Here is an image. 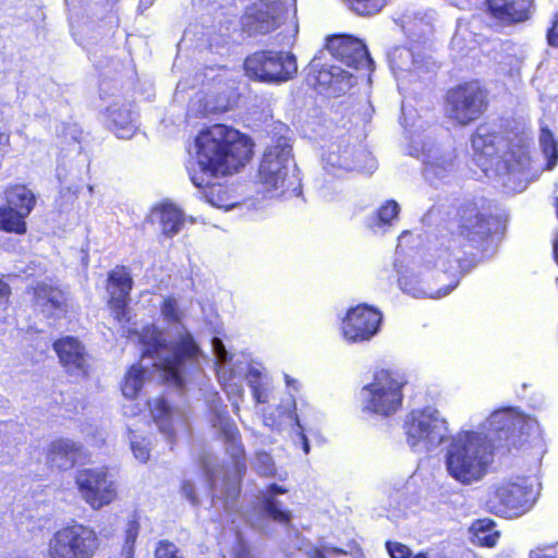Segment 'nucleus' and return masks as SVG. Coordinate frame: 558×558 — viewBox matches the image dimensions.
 Wrapping results in <instances>:
<instances>
[{"mask_svg": "<svg viewBox=\"0 0 558 558\" xmlns=\"http://www.w3.org/2000/svg\"><path fill=\"white\" fill-rule=\"evenodd\" d=\"M196 161L187 167L192 183L204 189L208 203L218 208H231L229 189L220 183L208 184L207 178L226 177L238 172L253 156L254 143L240 131L225 124L202 130L196 138Z\"/></svg>", "mask_w": 558, "mask_h": 558, "instance_id": "f257e3e1", "label": "nucleus"}, {"mask_svg": "<svg viewBox=\"0 0 558 558\" xmlns=\"http://www.w3.org/2000/svg\"><path fill=\"white\" fill-rule=\"evenodd\" d=\"M492 218L475 198L453 205L436 228L437 250L440 254L461 252L468 246L483 251L493 234Z\"/></svg>", "mask_w": 558, "mask_h": 558, "instance_id": "f03ea898", "label": "nucleus"}, {"mask_svg": "<svg viewBox=\"0 0 558 558\" xmlns=\"http://www.w3.org/2000/svg\"><path fill=\"white\" fill-rule=\"evenodd\" d=\"M140 342L143 345V356L154 357L160 351L169 349V354L160 357L158 367L165 380L179 388L184 384L182 374L187 367L198 364L202 353L193 335L186 330L167 343L160 329L154 325H146L142 328Z\"/></svg>", "mask_w": 558, "mask_h": 558, "instance_id": "7ed1b4c3", "label": "nucleus"}, {"mask_svg": "<svg viewBox=\"0 0 558 558\" xmlns=\"http://www.w3.org/2000/svg\"><path fill=\"white\" fill-rule=\"evenodd\" d=\"M494 446L475 432H463L452 438L446 454L448 473L461 484L481 480L492 462Z\"/></svg>", "mask_w": 558, "mask_h": 558, "instance_id": "20e7f679", "label": "nucleus"}, {"mask_svg": "<svg viewBox=\"0 0 558 558\" xmlns=\"http://www.w3.org/2000/svg\"><path fill=\"white\" fill-rule=\"evenodd\" d=\"M407 385L405 375L398 369L377 368L372 380L362 387L363 412L380 417L395 415L402 409Z\"/></svg>", "mask_w": 558, "mask_h": 558, "instance_id": "39448f33", "label": "nucleus"}, {"mask_svg": "<svg viewBox=\"0 0 558 558\" xmlns=\"http://www.w3.org/2000/svg\"><path fill=\"white\" fill-rule=\"evenodd\" d=\"M489 90L478 80L460 82L444 95L446 118L454 125L464 128L485 116L489 108Z\"/></svg>", "mask_w": 558, "mask_h": 558, "instance_id": "423d86ee", "label": "nucleus"}, {"mask_svg": "<svg viewBox=\"0 0 558 558\" xmlns=\"http://www.w3.org/2000/svg\"><path fill=\"white\" fill-rule=\"evenodd\" d=\"M100 548L96 530L71 520L57 529L47 542L48 558H94Z\"/></svg>", "mask_w": 558, "mask_h": 558, "instance_id": "0eeeda50", "label": "nucleus"}, {"mask_svg": "<svg viewBox=\"0 0 558 558\" xmlns=\"http://www.w3.org/2000/svg\"><path fill=\"white\" fill-rule=\"evenodd\" d=\"M290 158L291 146L286 144H276L265 150L257 171V182L264 191H280L281 195L301 193L300 179L288 168Z\"/></svg>", "mask_w": 558, "mask_h": 558, "instance_id": "6e6552de", "label": "nucleus"}, {"mask_svg": "<svg viewBox=\"0 0 558 558\" xmlns=\"http://www.w3.org/2000/svg\"><path fill=\"white\" fill-rule=\"evenodd\" d=\"M247 77L266 84H280L292 80L298 72L296 58L291 52L262 49L250 53L243 61Z\"/></svg>", "mask_w": 558, "mask_h": 558, "instance_id": "1a4fd4ad", "label": "nucleus"}, {"mask_svg": "<svg viewBox=\"0 0 558 558\" xmlns=\"http://www.w3.org/2000/svg\"><path fill=\"white\" fill-rule=\"evenodd\" d=\"M36 205V194L26 184H8L2 191L0 231L19 236L25 235L28 232L27 218Z\"/></svg>", "mask_w": 558, "mask_h": 558, "instance_id": "9d476101", "label": "nucleus"}, {"mask_svg": "<svg viewBox=\"0 0 558 558\" xmlns=\"http://www.w3.org/2000/svg\"><path fill=\"white\" fill-rule=\"evenodd\" d=\"M404 434L412 449L432 450L448 438L447 421L436 409L425 407L412 410L404 420Z\"/></svg>", "mask_w": 558, "mask_h": 558, "instance_id": "9b49d317", "label": "nucleus"}, {"mask_svg": "<svg viewBox=\"0 0 558 558\" xmlns=\"http://www.w3.org/2000/svg\"><path fill=\"white\" fill-rule=\"evenodd\" d=\"M535 500L532 485L523 481L505 482L488 494L485 506L488 512L497 517L512 519L529 512Z\"/></svg>", "mask_w": 558, "mask_h": 558, "instance_id": "f8f14e48", "label": "nucleus"}, {"mask_svg": "<svg viewBox=\"0 0 558 558\" xmlns=\"http://www.w3.org/2000/svg\"><path fill=\"white\" fill-rule=\"evenodd\" d=\"M495 433L496 447L506 452L521 448L529 441L534 421L514 408L493 412L488 418Z\"/></svg>", "mask_w": 558, "mask_h": 558, "instance_id": "ddd939ff", "label": "nucleus"}, {"mask_svg": "<svg viewBox=\"0 0 558 558\" xmlns=\"http://www.w3.org/2000/svg\"><path fill=\"white\" fill-rule=\"evenodd\" d=\"M75 485L82 499L93 510L107 507L118 498L117 483L111 478L107 466L78 470Z\"/></svg>", "mask_w": 558, "mask_h": 558, "instance_id": "4468645a", "label": "nucleus"}, {"mask_svg": "<svg viewBox=\"0 0 558 558\" xmlns=\"http://www.w3.org/2000/svg\"><path fill=\"white\" fill-rule=\"evenodd\" d=\"M286 14L283 1L257 0L245 9L241 24L250 35H267L281 26Z\"/></svg>", "mask_w": 558, "mask_h": 558, "instance_id": "2eb2a0df", "label": "nucleus"}, {"mask_svg": "<svg viewBox=\"0 0 558 558\" xmlns=\"http://www.w3.org/2000/svg\"><path fill=\"white\" fill-rule=\"evenodd\" d=\"M134 281L130 269L124 265H118L107 275L106 289L108 292L107 306L112 318L118 323L131 320V292Z\"/></svg>", "mask_w": 558, "mask_h": 558, "instance_id": "dca6fc26", "label": "nucleus"}, {"mask_svg": "<svg viewBox=\"0 0 558 558\" xmlns=\"http://www.w3.org/2000/svg\"><path fill=\"white\" fill-rule=\"evenodd\" d=\"M383 314L367 304H359L348 310L341 322V333L350 343L371 340L380 329Z\"/></svg>", "mask_w": 558, "mask_h": 558, "instance_id": "f3484780", "label": "nucleus"}, {"mask_svg": "<svg viewBox=\"0 0 558 558\" xmlns=\"http://www.w3.org/2000/svg\"><path fill=\"white\" fill-rule=\"evenodd\" d=\"M216 418L225 442L232 447V454L234 457V465L236 469V477L234 481L230 483L226 480L223 481L225 495L229 499H236L241 494L242 478L246 470L245 452L241 440V434L235 423L229 417L227 412L218 413Z\"/></svg>", "mask_w": 558, "mask_h": 558, "instance_id": "a211bd4d", "label": "nucleus"}, {"mask_svg": "<svg viewBox=\"0 0 558 558\" xmlns=\"http://www.w3.org/2000/svg\"><path fill=\"white\" fill-rule=\"evenodd\" d=\"M52 349L68 375L82 378L89 376L90 356L85 344L77 337H59L52 342Z\"/></svg>", "mask_w": 558, "mask_h": 558, "instance_id": "6ab92c4d", "label": "nucleus"}, {"mask_svg": "<svg viewBox=\"0 0 558 558\" xmlns=\"http://www.w3.org/2000/svg\"><path fill=\"white\" fill-rule=\"evenodd\" d=\"M326 48L335 59L349 68L359 69L369 61V54L364 43L351 35L330 36Z\"/></svg>", "mask_w": 558, "mask_h": 558, "instance_id": "aec40b11", "label": "nucleus"}, {"mask_svg": "<svg viewBox=\"0 0 558 558\" xmlns=\"http://www.w3.org/2000/svg\"><path fill=\"white\" fill-rule=\"evenodd\" d=\"M83 456V446L69 438H56L47 447L46 462L51 469L65 471L74 468Z\"/></svg>", "mask_w": 558, "mask_h": 558, "instance_id": "412c9836", "label": "nucleus"}, {"mask_svg": "<svg viewBox=\"0 0 558 558\" xmlns=\"http://www.w3.org/2000/svg\"><path fill=\"white\" fill-rule=\"evenodd\" d=\"M484 4L493 19L512 25L530 19L533 0H485Z\"/></svg>", "mask_w": 558, "mask_h": 558, "instance_id": "4be33fe9", "label": "nucleus"}, {"mask_svg": "<svg viewBox=\"0 0 558 558\" xmlns=\"http://www.w3.org/2000/svg\"><path fill=\"white\" fill-rule=\"evenodd\" d=\"M500 136L497 132L482 133L481 128L472 134L471 144L474 151V158L478 166L483 167L498 157Z\"/></svg>", "mask_w": 558, "mask_h": 558, "instance_id": "5701e85b", "label": "nucleus"}, {"mask_svg": "<svg viewBox=\"0 0 558 558\" xmlns=\"http://www.w3.org/2000/svg\"><path fill=\"white\" fill-rule=\"evenodd\" d=\"M161 232L167 238L178 234L185 222L183 211L172 203H162L155 208Z\"/></svg>", "mask_w": 558, "mask_h": 558, "instance_id": "b1692460", "label": "nucleus"}, {"mask_svg": "<svg viewBox=\"0 0 558 558\" xmlns=\"http://www.w3.org/2000/svg\"><path fill=\"white\" fill-rule=\"evenodd\" d=\"M33 299L36 305L51 311L61 310L65 301L63 291L47 282H38L33 288Z\"/></svg>", "mask_w": 558, "mask_h": 558, "instance_id": "393cba45", "label": "nucleus"}, {"mask_svg": "<svg viewBox=\"0 0 558 558\" xmlns=\"http://www.w3.org/2000/svg\"><path fill=\"white\" fill-rule=\"evenodd\" d=\"M107 126L119 138H130L135 133L131 111L126 108L108 109Z\"/></svg>", "mask_w": 558, "mask_h": 558, "instance_id": "a878e982", "label": "nucleus"}, {"mask_svg": "<svg viewBox=\"0 0 558 558\" xmlns=\"http://www.w3.org/2000/svg\"><path fill=\"white\" fill-rule=\"evenodd\" d=\"M146 374L147 372L144 366L140 364L131 365L121 383L123 396L129 399L136 398L144 386Z\"/></svg>", "mask_w": 558, "mask_h": 558, "instance_id": "bb28decb", "label": "nucleus"}, {"mask_svg": "<svg viewBox=\"0 0 558 558\" xmlns=\"http://www.w3.org/2000/svg\"><path fill=\"white\" fill-rule=\"evenodd\" d=\"M539 146L546 159L543 169L551 171L558 163V141L548 128L541 129Z\"/></svg>", "mask_w": 558, "mask_h": 558, "instance_id": "cd10ccee", "label": "nucleus"}, {"mask_svg": "<svg viewBox=\"0 0 558 558\" xmlns=\"http://www.w3.org/2000/svg\"><path fill=\"white\" fill-rule=\"evenodd\" d=\"M141 530L140 515L134 512L128 520L124 530L123 544L119 553V558H134L135 544Z\"/></svg>", "mask_w": 558, "mask_h": 558, "instance_id": "c85d7f7f", "label": "nucleus"}, {"mask_svg": "<svg viewBox=\"0 0 558 558\" xmlns=\"http://www.w3.org/2000/svg\"><path fill=\"white\" fill-rule=\"evenodd\" d=\"M496 523L489 518L477 519L472 523V530L477 537L478 544L485 547H494L500 536L495 530Z\"/></svg>", "mask_w": 558, "mask_h": 558, "instance_id": "c756f323", "label": "nucleus"}, {"mask_svg": "<svg viewBox=\"0 0 558 558\" xmlns=\"http://www.w3.org/2000/svg\"><path fill=\"white\" fill-rule=\"evenodd\" d=\"M263 507L268 517L275 522L290 524L292 519L291 512L286 509H280L274 496H265L263 498Z\"/></svg>", "mask_w": 558, "mask_h": 558, "instance_id": "7c9ffc66", "label": "nucleus"}, {"mask_svg": "<svg viewBox=\"0 0 558 558\" xmlns=\"http://www.w3.org/2000/svg\"><path fill=\"white\" fill-rule=\"evenodd\" d=\"M347 5L359 15H373L385 5V0H343Z\"/></svg>", "mask_w": 558, "mask_h": 558, "instance_id": "2f4dec72", "label": "nucleus"}, {"mask_svg": "<svg viewBox=\"0 0 558 558\" xmlns=\"http://www.w3.org/2000/svg\"><path fill=\"white\" fill-rule=\"evenodd\" d=\"M399 213L400 207L395 199L386 201L376 211V225L379 227L390 225L398 218Z\"/></svg>", "mask_w": 558, "mask_h": 558, "instance_id": "473e14b6", "label": "nucleus"}, {"mask_svg": "<svg viewBox=\"0 0 558 558\" xmlns=\"http://www.w3.org/2000/svg\"><path fill=\"white\" fill-rule=\"evenodd\" d=\"M160 312L163 319L170 324H180L182 312L173 296H166L160 304Z\"/></svg>", "mask_w": 558, "mask_h": 558, "instance_id": "72a5a7b5", "label": "nucleus"}, {"mask_svg": "<svg viewBox=\"0 0 558 558\" xmlns=\"http://www.w3.org/2000/svg\"><path fill=\"white\" fill-rule=\"evenodd\" d=\"M155 558H184L179 547L169 539H160L154 550Z\"/></svg>", "mask_w": 558, "mask_h": 558, "instance_id": "f704fd0d", "label": "nucleus"}, {"mask_svg": "<svg viewBox=\"0 0 558 558\" xmlns=\"http://www.w3.org/2000/svg\"><path fill=\"white\" fill-rule=\"evenodd\" d=\"M255 469L257 473L262 476H274L276 474V466L272 461V458L267 452H257L256 453V464Z\"/></svg>", "mask_w": 558, "mask_h": 558, "instance_id": "c9c22d12", "label": "nucleus"}, {"mask_svg": "<svg viewBox=\"0 0 558 558\" xmlns=\"http://www.w3.org/2000/svg\"><path fill=\"white\" fill-rule=\"evenodd\" d=\"M386 548L389 553L390 558H414L411 549L400 542H386Z\"/></svg>", "mask_w": 558, "mask_h": 558, "instance_id": "e433bc0d", "label": "nucleus"}, {"mask_svg": "<svg viewBox=\"0 0 558 558\" xmlns=\"http://www.w3.org/2000/svg\"><path fill=\"white\" fill-rule=\"evenodd\" d=\"M233 378H234V373L231 369L218 372L219 383L226 392L241 393L242 392L241 388L238 385L231 383L233 380Z\"/></svg>", "mask_w": 558, "mask_h": 558, "instance_id": "4c0bfd02", "label": "nucleus"}, {"mask_svg": "<svg viewBox=\"0 0 558 558\" xmlns=\"http://www.w3.org/2000/svg\"><path fill=\"white\" fill-rule=\"evenodd\" d=\"M12 295V289L10 284L0 277V312H5L10 306V299Z\"/></svg>", "mask_w": 558, "mask_h": 558, "instance_id": "58836bf2", "label": "nucleus"}, {"mask_svg": "<svg viewBox=\"0 0 558 558\" xmlns=\"http://www.w3.org/2000/svg\"><path fill=\"white\" fill-rule=\"evenodd\" d=\"M547 41L553 47H558V11L555 13L551 26L546 33Z\"/></svg>", "mask_w": 558, "mask_h": 558, "instance_id": "ea45409f", "label": "nucleus"}, {"mask_svg": "<svg viewBox=\"0 0 558 558\" xmlns=\"http://www.w3.org/2000/svg\"><path fill=\"white\" fill-rule=\"evenodd\" d=\"M181 493L193 505L198 504L197 495L194 485L190 481H183L181 484Z\"/></svg>", "mask_w": 558, "mask_h": 558, "instance_id": "a19ab883", "label": "nucleus"}, {"mask_svg": "<svg viewBox=\"0 0 558 558\" xmlns=\"http://www.w3.org/2000/svg\"><path fill=\"white\" fill-rule=\"evenodd\" d=\"M477 264L476 258L473 255L465 256L458 259V267L461 275L469 272Z\"/></svg>", "mask_w": 558, "mask_h": 558, "instance_id": "79ce46f5", "label": "nucleus"}, {"mask_svg": "<svg viewBox=\"0 0 558 558\" xmlns=\"http://www.w3.org/2000/svg\"><path fill=\"white\" fill-rule=\"evenodd\" d=\"M215 353L220 362H228L231 360L225 344L219 338H215L213 341Z\"/></svg>", "mask_w": 558, "mask_h": 558, "instance_id": "37998d69", "label": "nucleus"}, {"mask_svg": "<svg viewBox=\"0 0 558 558\" xmlns=\"http://www.w3.org/2000/svg\"><path fill=\"white\" fill-rule=\"evenodd\" d=\"M156 409L158 410L159 414L155 415L154 418L156 421L160 418H168L171 412V409L168 404V401L166 399H157L156 401Z\"/></svg>", "mask_w": 558, "mask_h": 558, "instance_id": "c03bdc74", "label": "nucleus"}, {"mask_svg": "<svg viewBox=\"0 0 558 558\" xmlns=\"http://www.w3.org/2000/svg\"><path fill=\"white\" fill-rule=\"evenodd\" d=\"M551 546H539L530 553V558H558L556 553H549Z\"/></svg>", "mask_w": 558, "mask_h": 558, "instance_id": "a18cd8bd", "label": "nucleus"}, {"mask_svg": "<svg viewBox=\"0 0 558 558\" xmlns=\"http://www.w3.org/2000/svg\"><path fill=\"white\" fill-rule=\"evenodd\" d=\"M233 558H255V557L251 553V549L248 548V546L244 542H241L234 551Z\"/></svg>", "mask_w": 558, "mask_h": 558, "instance_id": "49530a36", "label": "nucleus"}, {"mask_svg": "<svg viewBox=\"0 0 558 558\" xmlns=\"http://www.w3.org/2000/svg\"><path fill=\"white\" fill-rule=\"evenodd\" d=\"M134 456L142 462H146L149 458V451L145 447L133 446Z\"/></svg>", "mask_w": 558, "mask_h": 558, "instance_id": "de8ad7c7", "label": "nucleus"}, {"mask_svg": "<svg viewBox=\"0 0 558 558\" xmlns=\"http://www.w3.org/2000/svg\"><path fill=\"white\" fill-rule=\"evenodd\" d=\"M288 492V489L281 485H278L276 483H272L270 484L268 487H267V493L268 495L267 496H274L275 495H278V494H286Z\"/></svg>", "mask_w": 558, "mask_h": 558, "instance_id": "09e8293b", "label": "nucleus"}, {"mask_svg": "<svg viewBox=\"0 0 558 558\" xmlns=\"http://www.w3.org/2000/svg\"><path fill=\"white\" fill-rule=\"evenodd\" d=\"M310 558H327L323 549L314 548L310 551Z\"/></svg>", "mask_w": 558, "mask_h": 558, "instance_id": "8fccbe9b", "label": "nucleus"}, {"mask_svg": "<svg viewBox=\"0 0 558 558\" xmlns=\"http://www.w3.org/2000/svg\"><path fill=\"white\" fill-rule=\"evenodd\" d=\"M9 143H10V133H5L0 130V145H9Z\"/></svg>", "mask_w": 558, "mask_h": 558, "instance_id": "3c124183", "label": "nucleus"}, {"mask_svg": "<svg viewBox=\"0 0 558 558\" xmlns=\"http://www.w3.org/2000/svg\"><path fill=\"white\" fill-rule=\"evenodd\" d=\"M459 283V278H456L453 282L449 284L444 291L441 292V295L448 294L451 290H453Z\"/></svg>", "mask_w": 558, "mask_h": 558, "instance_id": "603ef678", "label": "nucleus"}, {"mask_svg": "<svg viewBox=\"0 0 558 558\" xmlns=\"http://www.w3.org/2000/svg\"><path fill=\"white\" fill-rule=\"evenodd\" d=\"M301 437L303 440V449H304L305 453H307L310 451L308 440L304 434H301Z\"/></svg>", "mask_w": 558, "mask_h": 558, "instance_id": "864d4df0", "label": "nucleus"}, {"mask_svg": "<svg viewBox=\"0 0 558 558\" xmlns=\"http://www.w3.org/2000/svg\"><path fill=\"white\" fill-rule=\"evenodd\" d=\"M396 52H399L400 56H402L403 53L411 54L410 50L407 48H402V49L398 48V49H396Z\"/></svg>", "mask_w": 558, "mask_h": 558, "instance_id": "5fc2aeb1", "label": "nucleus"}, {"mask_svg": "<svg viewBox=\"0 0 558 558\" xmlns=\"http://www.w3.org/2000/svg\"><path fill=\"white\" fill-rule=\"evenodd\" d=\"M189 221H190L191 223H194V222H195V219H194L193 217H190V218H189Z\"/></svg>", "mask_w": 558, "mask_h": 558, "instance_id": "6e6d98bb", "label": "nucleus"}]
</instances>
